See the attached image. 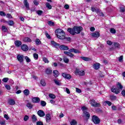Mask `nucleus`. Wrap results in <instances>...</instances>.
I'll return each instance as SVG.
<instances>
[{"mask_svg":"<svg viewBox=\"0 0 125 125\" xmlns=\"http://www.w3.org/2000/svg\"><path fill=\"white\" fill-rule=\"evenodd\" d=\"M124 88L123 85L121 84L120 83H117V88H111V91L113 92V93H115L116 94H119L120 93V89L122 90Z\"/></svg>","mask_w":125,"mask_h":125,"instance_id":"obj_1","label":"nucleus"},{"mask_svg":"<svg viewBox=\"0 0 125 125\" xmlns=\"http://www.w3.org/2000/svg\"><path fill=\"white\" fill-rule=\"evenodd\" d=\"M81 110H82L83 113V117H86V118H88V119H89L90 117V114L88 112H87V108L85 106H83L81 108Z\"/></svg>","mask_w":125,"mask_h":125,"instance_id":"obj_2","label":"nucleus"},{"mask_svg":"<svg viewBox=\"0 0 125 125\" xmlns=\"http://www.w3.org/2000/svg\"><path fill=\"white\" fill-rule=\"evenodd\" d=\"M92 121L95 125H98L100 124V119L98 117L94 115L92 117Z\"/></svg>","mask_w":125,"mask_h":125,"instance_id":"obj_3","label":"nucleus"},{"mask_svg":"<svg viewBox=\"0 0 125 125\" xmlns=\"http://www.w3.org/2000/svg\"><path fill=\"white\" fill-rule=\"evenodd\" d=\"M90 104H91L92 107H100V104L95 102V100H92L90 101Z\"/></svg>","mask_w":125,"mask_h":125,"instance_id":"obj_4","label":"nucleus"},{"mask_svg":"<svg viewBox=\"0 0 125 125\" xmlns=\"http://www.w3.org/2000/svg\"><path fill=\"white\" fill-rule=\"evenodd\" d=\"M74 30L75 34H80L81 31H83V27L82 26H74Z\"/></svg>","mask_w":125,"mask_h":125,"instance_id":"obj_5","label":"nucleus"},{"mask_svg":"<svg viewBox=\"0 0 125 125\" xmlns=\"http://www.w3.org/2000/svg\"><path fill=\"white\" fill-rule=\"evenodd\" d=\"M17 59L19 61L20 63H23L24 61V56L22 55H18L17 56Z\"/></svg>","mask_w":125,"mask_h":125,"instance_id":"obj_6","label":"nucleus"},{"mask_svg":"<svg viewBox=\"0 0 125 125\" xmlns=\"http://www.w3.org/2000/svg\"><path fill=\"white\" fill-rule=\"evenodd\" d=\"M62 75L63 78L66 79V80H71V79H72V76L69 74H67L66 73H62Z\"/></svg>","mask_w":125,"mask_h":125,"instance_id":"obj_7","label":"nucleus"},{"mask_svg":"<svg viewBox=\"0 0 125 125\" xmlns=\"http://www.w3.org/2000/svg\"><path fill=\"white\" fill-rule=\"evenodd\" d=\"M76 75H79V76H84L85 72L83 70H80L79 69H76Z\"/></svg>","mask_w":125,"mask_h":125,"instance_id":"obj_8","label":"nucleus"},{"mask_svg":"<svg viewBox=\"0 0 125 125\" xmlns=\"http://www.w3.org/2000/svg\"><path fill=\"white\" fill-rule=\"evenodd\" d=\"M37 114L38 116H39V117H41L42 118L45 116V113H44V111L42 110H38L37 112Z\"/></svg>","mask_w":125,"mask_h":125,"instance_id":"obj_9","label":"nucleus"},{"mask_svg":"<svg viewBox=\"0 0 125 125\" xmlns=\"http://www.w3.org/2000/svg\"><path fill=\"white\" fill-rule=\"evenodd\" d=\"M67 31L69 32V33H70V34L73 35V36L76 34V32L75 31V27H73V28H68Z\"/></svg>","mask_w":125,"mask_h":125,"instance_id":"obj_10","label":"nucleus"},{"mask_svg":"<svg viewBox=\"0 0 125 125\" xmlns=\"http://www.w3.org/2000/svg\"><path fill=\"white\" fill-rule=\"evenodd\" d=\"M61 50H69V47L67 46L62 45L59 46Z\"/></svg>","mask_w":125,"mask_h":125,"instance_id":"obj_11","label":"nucleus"},{"mask_svg":"<svg viewBox=\"0 0 125 125\" xmlns=\"http://www.w3.org/2000/svg\"><path fill=\"white\" fill-rule=\"evenodd\" d=\"M65 32H62L60 36H57L58 39L60 40H64L65 39Z\"/></svg>","mask_w":125,"mask_h":125,"instance_id":"obj_12","label":"nucleus"},{"mask_svg":"<svg viewBox=\"0 0 125 125\" xmlns=\"http://www.w3.org/2000/svg\"><path fill=\"white\" fill-rule=\"evenodd\" d=\"M41 101V99L39 97H34L32 99V102L33 103H40Z\"/></svg>","mask_w":125,"mask_h":125,"instance_id":"obj_13","label":"nucleus"},{"mask_svg":"<svg viewBox=\"0 0 125 125\" xmlns=\"http://www.w3.org/2000/svg\"><path fill=\"white\" fill-rule=\"evenodd\" d=\"M23 3L27 10H30V6L27 0H24Z\"/></svg>","mask_w":125,"mask_h":125,"instance_id":"obj_14","label":"nucleus"},{"mask_svg":"<svg viewBox=\"0 0 125 125\" xmlns=\"http://www.w3.org/2000/svg\"><path fill=\"white\" fill-rule=\"evenodd\" d=\"M46 122L47 123H49L51 120V116L50 114H47L45 116Z\"/></svg>","mask_w":125,"mask_h":125,"instance_id":"obj_15","label":"nucleus"},{"mask_svg":"<svg viewBox=\"0 0 125 125\" xmlns=\"http://www.w3.org/2000/svg\"><path fill=\"white\" fill-rule=\"evenodd\" d=\"M69 52H73L74 53H81V52L79 50L75 48H72L69 50Z\"/></svg>","mask_w":125,"mask_h":125,"instance_id":"obj_16","label":"nucleus"},{"mask_svg":"<svg viewBox=\"0 0 125 125\" xmlns=\"http://www.w3.org/2000/svg\"><path fill=\"white\" fill-rule=\"evenodd\" d=\"M21 49L23 51H28L29 48L28 47V46H27V45L23 44L21 45Z\"/></svg>","mask_w":125,"mask_h":125,"instance_id":"obj_17","label":"nucleus"},{"mask_svg":"<svg viewBox=\"0 0 125 125\" xmlns=\"http://www.w3.org/2000/svg\"><path fill=\"white\" fill-rule=\"evenodd\" d=\"M63 53L65 54V55H67V56H69V57H74V55L72 54L70 52L68 51H64Z\"/></svg>","mask_w":125,"mask_h":125,"instance_id":"obj_18","label":"nucleus"},{"mask_svg":"<svg viewBox=\"0 0 125 125\" xmlns=\"http://www.w3.org/2000/svg\"><path fill=\"white\" fill-rule=\"evenodd\" d=\"M93 67L95 70H98L100 68V63H96L94 64L93 65Z\"/></svg>","mask_w":125,"mask_h":125,"instance_id":"obj_19","label":"nucleus"},{"mask_svg":"<svg viewBox=\"0 0 125 125\" xmlns=\"http://www.w3.org/2000/svg\"><path fill=\"white\" fill-rule=\"evenodd\" d=\"M92 36L93 37V38H99L100 36V34H99V32H96L92 34Z\"/></svg>","mask_w":125,"mask_h":125,"instance_id":"obj_20","label":"nucleus"},{"mask_svg":"<svg viewBox=\"0 0 125 125\" xmlns=\"http://www.w3.org/2000/svg\"><path fill=\"white\" fill-rule=\"evenodd\" d=\"M51 44H52L54 47H56V48H57V47H59L60 44H59L58 43H56L54 41H52L51 42Z\"/></svg>","mask_w":125,"mask_h":125,"instance_id":"obj_21","label":"nucleus"},{"mask_svg":"<svg viewBox=\"0 0 125 125\" xmlns=\"http://www.w3.org/2000/svg\"><path fill=\"white\" fill-rule=\"evenodd\" d=\"M31 119L32 120L33 123H36L38 121V119L37 118V116L35 115L34 114L32 115L31 117Z\"/></svg>","mask_w":125,"mask_h":125,"instance_id":"obj_22","label":"nucleus"},{"mask_svg":"<svg viewBox=\"0 0 125 125\" xmlns=\"http://www.w3.org/2000/svg\"><path fill=\"white\" fill-rule=\"evenodd\" d=\"M15 44L16 46H18V47H19V46L22 44V42H21L20 41L17 40L15 42Z\"/></svg>","mask_w":125,"mask_h":125,"instance_id":"obj_23","label":"nucleus"},{"mask_svg":"<svg viewBox=\"0 0 125 125\" xmlns=\"http://www.w3.org/2000/svg\"><path fill=\"white\" fill-rule=\"evenodd\" d=\"M8 103L10 105H15V101L12 99L9 100Z\"/></svg>","mask_w":125,"mask_h":125,"instance_id":"obj_24","label":"nucleus"},{"mask_svg":"<svg viewBox=\"0 0 125 125\" xmlns=\"http://www.w3.org/2000/svg\"><path fill=\"white\" fill-rule=\"evenodd\" d=\"M57 32V36H60L61 33H63L64 31L61 29H58L56 30Z\"/></svg>","mask_w":125,"mask_h":125,"instance_id":"obj_25","label":"nucleus"},{"mask_svg":"<svg viewBox=\"0 0 125 125\" xmlns=\"http://www.w3.org/2000/svg\"><path fill=\"white\" fill-rule=\"evenodd\" d=\"M23 42H32V40H31V39L28 37H25L23 38Z\"/></svg>","mask_w":125,"mask_h":125,"instance_id":"obj_26","label":"nucleus"},{"mask_svg":"<svg viewBox=\"0 0 125 125\" xmlns=\"http://www.w3.org/2000/svg\"><path fill=\"white\" fill-rule=\"evenodd\" d=\"M23 93L24 95H25L26 96H28V95L30 94V91H29V89H26L23 91Z\"/></svg>","mask_w":125,"mask_h":125,"instance_id":"obj_27","label":"nucleus"},{"mask_svg":"<svg viewBox=\"0 0 125 125\" xmlns=\"http://www.w3.org/2000/svg\"><path fill=\"white\" fill-rule=\"evenodd\" d=\"M35 43L36 45H40V44H42V42H41V40L39 39H36Z\"/></svg>","mask_w":125,"mask_h":125,"instance_id":"obj_28","label":"nucleus"},{"mask_svg":"<svg viewBox=\"0 0 125 125\" xmlns=\"http://www.w3.org/2000/svg\"><path fill=\"white\" fill-rule=\"evenodd\" d=\"M53 74H54V77H55L56 78L58 77V76H59V72L57 70H54L53 71Z\"/></svg>","mask_w":125,"mask_h":125,"instance_id":"obj_29","label":"nucleus"},{"mask_svg":"<svg viewBox=\"0 0 125 125\" xmlns=\"http://www.w3.org/2000/svg\"><path fill=\"white\" fill-rule=\"evenodd\" d=\"M52 73V70H51L50 68H47L46 70V74H47V75H50Z\"/></svg>","mask_w":125,"mask_h":125,"instance_id":"obj_30","label":"nucleus"},{"mask_svg":"<svg viewBox=\"0 0 125 125\" xmlns=\"http://www.w3.org/2000/svg\"><path fill=\"white\" fill-rule=\"evenodd\" d=\"M1 29H2V31H3V32H4L5 33V32H7V27H6L5 26H4V25H2V27H1Z\"/></svg>","mask_w":125,"mask_h":125,"instance_id":"obj_31","label":"nucleus"},{"mask_svg":"<svg viewBox=\"0 0 125 125\" xmlns=\"http://www.w3.org/2000/svg\"><path fill=\"white\" fill-rule=\"evenodd\" d=\"M41 84H42V86H45L46 85V83H45V81L43 80H41Z\"/></svg>","mask_w":125,"mask_h":125,"instance_id":"obj_32","label":"nucleus"},{"mask_svg":"<svg viewBox=\"0 0 125 125\" xmlns=\"http://www.w3.org/2000/svg\"><path fill=\"white\" fill-rule=\"evenodd\" d=\"M91 10H92V11L93 12H96V13H98V12H99V9H95L94 7H92L91 8Z\"/></svg>","mask_w":125,"mask_h":125,"instance_id":"obj_33","label":"nucleus"},{"mask_svg":"<svg viewBox=\"0 0 125 125\" xmlns=\"http://www.w3.org/2000/svg\"><path fill=\"white\" fill-rule=\"evenodd\" d=\"M7 23L9 26H13L14 25V21H9Z\"/></svg>","mask_w":125,"mask_h":125,"instance_id":"obj_34","label":"nucleus"},{"mask_svg":"<svg viewBox=\"0 0 125 125\" xmlns=\"http://www.w3.org/2000/svg\"><path fill=\"white\" fill-rule=\"evenodd\" d=\"M33 57L35 60H38V59H39V54L37 53H34Z\"/></svg>","mask_w":125,"mask_h":125,"instance_id":"obj_35","label":"nucleus"},{"mask_svg":"<svg viewBox=\"0 0 125 125\" xmlns=\"http://www.w3.org/2000/svg\"><path fill=\"white\" fill-rule=\"evenodd\" d=\"M77 121L75 120H72L71 122H70V125H77Z\"/></svg>","mask_w":125,"mask_h":125,"instance_id":"obj_36","label":"nucleus"},{"mask_svg":"<svg viewBox=\"0 0 125 125\" xmlns=\"http://www.w3.org/2000/svg\"><path fill=\"white\" fill-rule=\"evenodd\" d=\"M49 97L50 98H51V99H55V98H56V96L53 94H49Z\"/></svg>","mask_w":125,"mask_h":125,"instance_id":"obj_37","label":"nucleus"},{"mask_svg":"<svg viewBox=\"0 0 125 125\" xmlns=\"http://www.w3.org/2000/svg\"><path fill=\"white\" fill-rule=\"evenodd\" d=\"M26 106L29 109H32L33 108V104L30 103H27Z\"/></svg>","mask_w":125,"mask_h":125,"instance_id":"obj_38","label":"nucleus"},{"mask_svg":"<svg viewBox=\"0 0 125 125\" xmlns=\"http://www.w3.org/2000/svg\"><path fill=\"white\" fill-rule=\"evenodd\" d=\"M41 104L42 107H44L46 105V103L44 101H41Z\"/></svg>","mask_w":125,"mask_h":125,"instance_id":"obj_39","label":"nucleus"},{"mask_svg":"<svg viewBox=\"0 0 125 125\" xmlns=\"http://www.w3.org/2000/svg\"><path fill=\"white\" fill-rule=\"evenodd\" d=\"M81 59L84 60V61H89V58L84 57H81Z\"/></svg>","mask_w":125,"mask_h":125,"instance_id":"obj_40","label":"nucleus"},{"mask_svg":"<svg viewBox=\"0 0 125 125\" xmlns=\"http://www.w3.org/2000/svg\"><path fill=\"white\" fill-rule=\"evenodd\" d=\"M46 7L48 8V9H51V5L48 2L46 3Z\"/></svg>","mask_w":125,"mask_h":125,"instance_id":"obj_41","label":"nucleus"},{"mask_svg":"<svg viewBox=\"0 0 125 125\" xmlns=\"http://www.w3.org/2000/svg\"><path fill=\"white\" fill-rule=\"evenodd\" d=\"M114 45L116 48H120V47H121V45H120V44L118 42H115Z\"/></svg>","mask_w":125,"mask_h":125,"instance_id":"obj_42","label":"nucleus"},{"mask_svg":"<svg viewBox=\"0 0 125 125\" xmlns=\"http://www.w3.org/2000/svg\"><path fill=\"white\" fill-rule=\"evenodd\" d=\"M24 58L27 63L31 62V59L27 56H25Z\"/></svg>","mask_w":125,"mask_h":125,"instance_id":"obj_43","label":"nucleus"},{"mask_svg":"<svg viewBox=\"0 0 125 125\" xmlns=\"http://www.w3.org/2000/svg\"><path fill=\"white\" fill-rule=\"evenodd\" d=\"M110 32L111 34H116V29L114 28H110Z\"/></svg>","mask_w":125,"mask_h":125,"instance_id":"obj_44","label":"nucleus"},{"mask_svg":"<svg viewBox=\"0 0 125 125\" xmlns=\"http://www.w3.org/2000/svg\"><path fill=\"white\" fill-rule=\"evenodd\" d=\"M63 61L65 63H69V59L66 57L63 58Z\"/></svg>","mask_w":125,"mask_h":125,"instance_id":"obj_45","label":"nucleus"},{"mask_svg":"<svg viewBox=\"0 0 125 125\" xmlns=\"http://www.w3.org/2000/svg\"><path fill=\"white\" fill-rule=\"evenodd\" d=\"M43 61L44 62V63H49V60L46 58H43Z\"/></svg>","mask_w":125,"mask_h":125,"instance_id":"obj_46","label":"nucleus"},{"mask_svg":"<svg viewBox=\"0 0 125 125\" xmlns=\"http://www.w3.org/2000/svg\"><path fill=\"white\" fill-rule=\"evenodd\" d=\"M54 82H55V83L57 84V85H60V82L59 81L54 80Z\"/></svg>","mask_w":125,"mask_h":125,"instance_id":"obj_47","label":"nucleus"},{"mask_svg":"<svg viewBox=\"0 0 125 125\" xmlns=\"http://www.w3.org/2000/svg\"><path fill=\"white\" fill-rule=\"evenodd\" d=\"M8 78H4L2 79V82H3L4 83H7V82H8Z\"/></svg>","mask_w":125,"mask_h":125,"instance_id":"obj_48","label":"nucleus"},{"mask_svg":"<svg viewBox=\"0 0 125 125\" xmlns=\"http://www.w3.org/2000/svg\"><path fill=\"white\" fill-rule=\"evenodd\" d=\"M110 99L111 100H116V99H117V97L115 96H111Z\"/></svg>","mask_w":125,"mask_h":125,"instance_id":"obj_49","label":"nucleus"},{"mask_svg":"<svg viewBox=\"0 0 125 125\" xmlns=\"http://www.w3.org/2000/svg\"><path fill=\"white\" fill-rule=\"evenodd\" d=\"M105 103L107 104L108 106H111V105H112V103L109 101H105Z\"/></svg>","mask_w":125,"mask_h":125,"instance_id":"obj_50","label":"nucleus"},{"mask_svg":"<svg viewBox=\"0 0 125 125\" xmlns=\"http://www.w3.org/2000/svg\"><path fill=\"white\" fill-rule=\"evenodd\" d=\"M65 92H66V93H67V94H70V93H71V92H70V90L68 88H65Z\"/></svg>","mask_w":125,"mask_h":125,"instance_id":"obj_51","label":"nucleus"},{"mask_svg":"<svg viewBox=\"0 0 125 125\" xmlns=\"http://www.w3.org/2000/svg\"><path fill=\"white\" fill-rule=\"evenodd\" d=\"M48 24L49 26H53V25H54V23L51 21H48Z\"/></svg>","mask_w":125,"mask_h":125,"instance_id":"obj_52","label":"nucleus"},{"mask_svg":"<svg viewBox=\"0 0 125 125\" xmlns=\"http://www.w3.org/2000/svg\"><path fill=\"white\" fill-rule=\"evenodd\" d=\"M37 14H38V15H42V10H39V11H37Z\"/></svg>","mask_w":125,"mask_h":125,"instance_id":"obj_53","label":"nucleus"},{"mask_svg":"<svg viewBox=\"0 0 125 125\" xmlns=\"http://www.w3.org/2000/svg\"><path fill=\"white\" fill-rule=\"evenodd\" d=\"M24 121H25V122H27V121H28V120H29V116H25L24 118H23Z\"/></svg>","mask_w":125,"mask_h":125,"instance_id":"obj_54","label":"nucleus"},{"mask_svg":"<svg viewBox=\"0 0 125 125\" xmlns=\"http://www.w3.org/2000/svg\"><path fill=\"white\" fill-rule=\"evenodd\" d=\"M76 92H77L78 93H81V92H82V90H81V89L76 88Z\"/></svg>","mask_w":125,"mask_h":125,"instance_id":"obj_55","label":"nucleus"},{"mask_svg":"<svg viewBox=\"0 0 125 125\" xmlns=\"http://www.w3.org/2000/svg\"><path fill=\"white\" fill-rule=\"evenodd\" d=\"M0 125H5V121H4V120L0 121Z\"/></svg>","mask_w":125,"mask_h":125,"instance_id":"obj_56","label":"nucleus"},{"mask_svg":"<svg viewBox=\"0 0 125 125\" xmlns=\"http://www.w3.org/2000/svg\"><path fill=\"white\" fill-rule=\"evenodd\" d=\"M5 87L6 88V89H7V90H10V85H6Z\"/></svg>","mask_w":125,"mask_h":125,"instance_id":"obj_57","label":"nucleus"},{"mask_svg":"<svg viewBox=\"0 0 125 125\" xmlns=\"http://www.w3.org/2000/svg\"><path fill=\"white\" fill-rule=\"evenodd\" d=\"M0 15H1V16H5V15H6L5 14V13H4V12L0 11Z\"/></svg>","mask_w":125,"mask_h":125,"instance_id":"obj_58","label":"nucleus"},{"mask_svg":"<svg viewBox=\"0 0 125 125\" xmlns=\"http://www.w3.org/2000/svg\"><path fill=\"white\" fill-rule=\"evenodd\" d=\"M37 125H43V123L41 121H38L37 122Z\"/></svg>","mask_w":125,"mask_h":125,"instance_id":"obj_59","label":"nucleus"},{"mask_svg":"<svg viewBox=\"0 0 125 125\" xmlns=\"http://www.w3.org/2000/svg\"><path fill=\"white\" fill-rule=\"evenodd\" d=\"M33 3L35 4V5H39V2H38V1H37V0H34L33 1Z\"/></svg>","mask_w":125,"mask_h":125,"instance_id":"obj_60","label":"nucleus"},{"mask_svg":"<svg viewBox=\"0 0 125 125\" xmlns=\"http://www.w3.org/2000/svg\"><path fill=\"white\" fill-rule=\"evenodd\" d=\"M64 8H65V9H69V8L70 7L69 6V5H68V4H65V5H64Z\"/></svg>","mask_w":125,"mask_h":125,"instance_id":"obj_61","label":"nucleus"},{"mask_svg":"<svg viewBox=\"0 0 125 125\" xmlns=\"http://www.w3.org/2000/svg\"><path fill=\"white\" fill-rule=\"evenodd\" d=\"M125 8L124 7H120V11L121 12H124L125 11Z\"/></svg>","mask_w":125,"mask_h":125,"instance_id":"obj_62","label":"nucleus"},{"mask_svg":"<svg viewBox=\"0 0 125 125\" xmlns=\"http://www.w3.org/2000/svg\"><path fill=\"white\" fill-rule=\"evenodd\" d=\"M121 94L123 95V96L125 97V90H122V91L121 92Z\"/></svg>","mask_w":125,"mask_h":125,"instance_id":"obj_63","label":"nucleus"},{"mask_svg":"<svg viewBox=\"0 0 125 125\" xmlns=\"http://www.w3.org/2000/svg\"><path fill=\"white\" fill-rule=\"evenodd\" d=\"M107 44H108V45H112V44L113 43H112V42H111L110 41H108L107 42Z\"/></svg>","mask_w":125,"mask_h":125,"instance_id":"obj_64","label":"nucleus"}]
</instances>
